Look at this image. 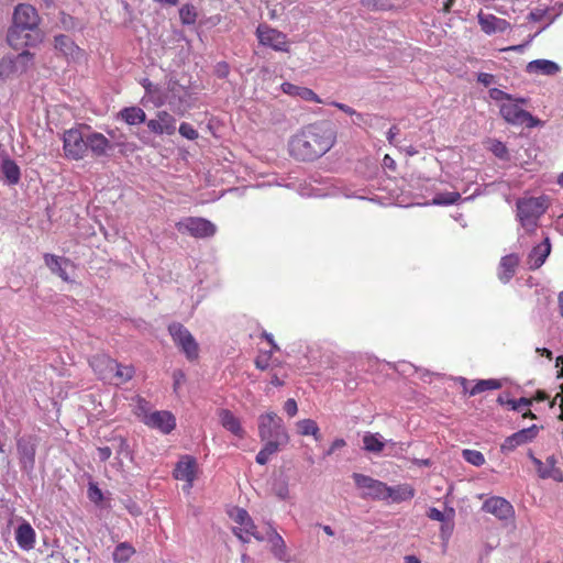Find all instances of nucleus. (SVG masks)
Returning a JSON list of instances; mask_svg holds the SVG:
<instances>
[{"instance_id": "1", "label": "nucleus", "mask_w": 563, "mask_h": 563, "mask_svg": "<svg viewBox=\"0 0 563 563\" xmlns=\"http://www.w3.org/2000/svg\"><path fill=\"white\" fill-rule=\"evenodd\" d=\"M336 142V131L328 121L303 126L288 142L290 156L297 161H314L329 152Z\"/></svg>"}, {"instance_id": "2", "label": "nucleus", "mask_w": 563, "mask_h": 563, "mask_svg": "<svg viewBox=\"0 0 563 563\" xmlns=\"http://www.w3.org/2000/svg\"><path fill=\"white\" fill-rule=\"evenodd\" d=\"M515 100L516 101L504 102L499 107V113L507 123L512 125H526L529 129L543 125L540 119L520 108V104L528 102L527 98L515 97Z\"/></svg>"}, {"instance_id": "3", "label": "nucleus", "mask_w": 563, "mask_h": 563, "mask_svg": "<svg viewBox=\"0 0 563 563\" xmlns=\"http://www.w3.org/2000/svg\"><path fill=\"white\" fill-rule=\"evenodd\" d=\"M258 437L262 441L276 440L287 443L289 440L283 419L275 412H266L258 417Z\"/></svg>"}, {"instance_id": "4", "label": "nucleus", "mask_w": 563, "mask_h": 563, "mask_svg": "<svg viewBox=\"0 0 563 563\" xmlns=\"http://www.w3.org/2000/svg\"><path fill=\"white\" fill-rule=\"evenodd\" d=\"M229 517L238 525L233 528V533L243 542H250L252 538L263 541L264 537L258 533L257 527L249 512L239 507H234L229 511Z\"/></svg>"}, {"instance_id": "5", "label": "nucleus", "mask_w": 563, "mask_h": 563, "mask_svg": "<svg viewBox=\"0 0 563 563\" xmlns=\"http://www.w3.org/2000/svg\"><path fill=\"white\" fill-rule=\"evenodd\" d=\"M518 218L527 231H533L539 218L545 212V206L541 198H527L517 202Z\"/></svg>"}, {"instance_id": "6", "label": "nucleus", "mask_w": 563, "mask_h": 563, "mask_svg": "<svg viewBox=\"0 0 563 563\" xmlns=\"http://www.w3.org/2000/svg\"><path fill=\"white\" fill-rule=\"evenodd\" d=\"M34 64V55L23 49L16 55H5L0 59V77L8 78L15 74H23Z\"/></svg>"}, {"instance_id": "7", "label": "nucleus", "mask_w": 563, "mask_h": 563, "mask_svg": "<svg viewBox=\"0 0 563 563\" xmlns=\"http://www.w3.org/2000/svg\"><path fill=\"white\" fill-rule=\"evenodd\" d=\"M63 150L69 159L79 161L87 155L86 133L79 129H70L64 132Z\"/></svg>"}, {"instance_id": "8", "label": "nucleus", "mask_w": 563, "mask_h": 563, "mask_svg": "<svg viewBox=\"0 0 563 563\" xmlns=\"http://www.w3.org/2000/svg\"><path fill=\"white\" fill-rule=\"evenodd\" d=\"M202 474V470L198 461L192 455H183L178 460V481L184 482L181 489L185 494H189L195 481Z\"/></svg>"}, {"instance_id": "9", "label": "nucleus", "mask_w": 563, "mask_h": 563, "mask_svg": "<svg viewBox=\"0 0 563 563\" xmlns=\"http://www.w3.org/2000/svg\"><path fill=\"white\" fill-rule=\"evenodd\" d=\"M256 36L260 44L263 46L277 52H288L287 35L266 23H262L257 26Z\"/></svg>"}, {"instance_id": "10", "label": "nucleus", "mask_w": 563, "mask_h": 563, "mask_svg": "<svg viewBox=\"0 0 563 563\" xmlns=\"http://www.w3.org/2000/svg\"><path fill=\"white\" fill-rule=\"evenodd\" d=\"M37 444L38 440L35 435H24L16 440V451L21 470L27 474L34 470Z\"/></svg>"}, {"instance_id": "11", "label": "nucleus", "mask_w": 563, "mask_h": 563, "mask_svg": "<svg viewBox=\"0 0 563 563\" xmlns=\"http://www.w3.org/2000/svg\"><path fill=\"white\" fill-rule=\"evenodd\" d=\"M41 18L37 10L29 3H19L12 14V24L16 29H29V31H40Z\"/></svg>"}, {"instance_id": "12", "label": "nucleus", "mask_w": 563, "mask_h": 563, "mask_svg": "<svg viewBox=\"0 0 563 563\" xmlns=\"http://www.w3.org/2000/svg\"><path fill=\"white\" fill-rule=\"evenodd\" d=\"M178 229L196 239L211 238L217 232V227L211 221L198 217L185 218L178 222Z\"/></svg>"}, {"instance_id": "13", "label": "nucleus", "mask_w": 563, "mask_h": 563, "mask_svg": "<svg viewBox=\"0 0 563 563\" xmlns=\"http://www.w3.org/2000/svg\"><path fill=\"white\" fill-rule=\"evenodd\" d=\"M7 42L14 49H23L27 46H35L42 42L41 31H29V29H16L12 24L8 29Z\"/></svg>"}, {"instance_id": "14", "label": "nucleus", "mask_w": 563, "mask_h": 563, "mask_svg": "<svg viewBox=\"0 0 563 563\" xmlns=\"http://www.w3.org/2000/svg\"><path fill=\"white\" fill-rule=\"evenodd\" d=\"M353 479L357 488L365 490L362 497L386 500V493L388 492V485L386 483L358 473L353 474Z\"/></svg>"}, {"instance_id": "15", "label": "nucleus", "mask_w": 563, "mask_h": 563, "mask_svg": "<svg viewBox=\"0 0 563 563\" xmlns=\"http://www.w3.org/2000/svg\"><path fill=\"white\" fill-rule=\"evenodd\" d=\"M528 456L533 463L538 476L541 479H553L558 483L563 482V472L556 466L558 460L554 455L548 456L544 463L540 459L536 457L532 451H529Z\"/></svg>"}, {"instance_id": "16", "label": "nucleus", "mask_w": 563, "mask_h": 563, "mask_svg": "<svg viewBox=\"0 0 563 563\" xmlns=\"http://www.w3.org/2000/svg\"><path fill=\"white\" fill-rule=\"evenodd\" d=\"M542 427L532 424L507 437L500 445L503 453L515 451L518 446L532 442L539 434Z\"/></svg>"}, {"instance_id": "17", "label": "nucleus", "mask_w": 563, "mask_h": 563, "mask_svg": "<svg viewBox=\"0 0 563 563\" xmlns=\"http://www.w3.org/2000/svg\"><path fill=\"white\" fill-rule=\"evenodd\" d=\"M143 423L152 429H156L164 434H168L176 426L175 417L169 411H153L143 418Z\"/></svg>"}, {"instance_id": "18", "label": "nucleus", "mask_w": 563, "mask_h": 563, "mask_svg": "<svg viewBox=\"0 0 563 563\" xmlns=\"http://www.w3.org/2000/svg\"><path fill=\"white\" fill-rule=\"evenodd\" d=\"M483 510L494 515L499 520H509L515 517L512 505L503 497L494 496L483 504Z\"/></svg>"}, {"instance_id": "19", "label": "nucleus", "mask_w": 563, "mask_h": 563, "mask_svg": "<svg viewBox=\"0 0 563 563\" xmlns=\"http://www.w3.org/2000/svg\"><path fill=\"white\" fill-rule=\"evenodd\" d=\"M87 153L90 152L95 157L108 155V151L113 148L111 142L99 132L86 133Z\"/></svg>"}, {"instance_id": "20", "label": "nucleus", "mask_w": 563, "mask_h": 563, "mask_svg": "<svg viewBox=\"0 0 563 563\" xmlns=\"http://www.w3.org/2000/svg\"><path fill=\"white\" fill-rule=\"evenodd\" d=\"M89 364L100 379H112V373L117 367V362L112 360L109 355L96 354L89 360Z\"/></svg>"}, {"instance_id": "21", "label": "nucleus", "mask_w": 563, "mask_h": 563, "mask_svg": "<svg viewBox=\"0 0 563 563\" xmlns=\"http://www.w3.org/2000/svg\"><path fill=\"white\" fill-rule=\"evenodd\" d=\"M477 18L482 31L488 35L505 32L510 27L507 20L497 18L494 14H485L481 11Z\"/></svg>"}, {"instance_id": "22", "label": "nucleus", "mask_w": 563, "mask_h": 563, "mask_svg": "<svg viewBox=\"0 0 563 563\" xmlns=\"http://www.w3.org/2000/svg\"><path fill=\"white\" fill-rule=\"evenodd\" d=\"M178 344L181 346L188 361L194 362L199 357V345L190 332L178 324Z\"/></svg>"}, {"instance_id": "23", "label": "nucleus", "mask_w": 563, "mask_h": 563, "mask_svg": "<svg viewBox=\"0 0 563 563\" xmlns=\"http://www.w3.org/2000/svg\"><path fill=\"white\" fill-rule=\"evenodd\" d=\"M54 47L59 51L65 57L71 59H79L82 56V51L75 44V42L64 34L54 37Z\"/></svg>"}, {"instance_id": "24", "label": "nucleus", "mask_w": 563, "mask_h": 563, "mask_svg": "<svg viewBox=\"0 0 563 563\" xmlns=\"http://www.w3.org/2000/svg\"><path fill=\"white\" fill-rule=\"evenodd\" d=\"M520 257L517 254H508L501 257L498 265V278L504 284L508 283L516 274Z\"/></svg>"}, {"instance_id": "25", "label": "nucleus", "mask_w": 563, "mask_h": 563, "mask_svg": "<svg viewBox=\"0 0 563 563\" xmlns=\"http://www.w3.org/2000/svg\"><path fill=\"white\" fill-rule=\"evenodd\" d=\"M218 417L221 426L230 431L235 437L243 439L245 435V431L241 426V421L238 417L233 415L229 409H220L218 411Z\"/></svg>"}, {"instance_id": "26", "label": "nucleus", "mask_w": 563, "mask_h": 563, "mask_svg": "<svg viewBox=\"0 0 563 563\" xmlns=\"http://www.w3.org/2000/svg\"><path fill=\"white\" fill-rule=\"evenodd\" d=\"M551 252V244L547 238L543 243L534 246L528 255L527 263L531 271L540 268Z\"/></svg>"}, {"instance_id": "27", "label": "nucleus", "mask_w": 563, "mask_h": 563, "mask_svg": "<svg viewBox=\"0 0 563 563\" xmlns=\"http://www.w3.org/2000/svg\"><path fill=\"white\" fill-rule=\"evenodd\" d=\"M44 263L53 274L58 275L65 282L70 280L66 272V266L70 263L68 258L46 253L44 254Z\"/></svg>"}, {"instance_id": "28", "label": "nucleus", "mask_w": 563, "mask_h": 563, "mask_svg": "<svg viewBox=\"0 0 563 563\" xmlns=\"http://www.w3.org/2000/svg\"><path fill=\"white\" fill-rule=\"evenodd\" d=\"M282 90L286 95H289L291 97H299L305 101H311L316 103L322 102L319 96L312 89L307 87H300L290 82H284L282 85Z\"/></svg>"}, {"instance_id": "29", "label": "nucleus", "mask_w": 563, "mask_h": 563, "mask_svg": "<svg viewBox=\"0 0 563 563\" xmlns=\"http://www.w3.org/2000/svg\"><path fill=\"white\" fill-rule=\"evenodd\" d=\"M18 545L23 550H31L35 544V531L30 523H22L15 531Z\"/></svg>"}, {"instance_id": "30", "label": "nucleus", "mask_w": 563, "mask_h": 563, "mask_svg": "<svg viewBox=\"0 0 563 563\" xmlns=\"http://www.w3.org/2000/svg\"><path fill=\"white\" fill-rule=\"evenodd\" d=\"M467 379L462 378V386L465 393H468L470 396H475L482 394L486 390H496L501 388V383L498 379L489 378V379H479L477 380L472 388H467Z\"/></svg>"}, {"instance_id": "31", "label": "nucleus", "mask_w": 563, "mask_h": 563, "mask_svg": "<svg viewBox=\"0 0 563 563\" xmlns=\"http://www.w3.org/2000/svg\"><path fill=\"white\" fill-rule=\"evenodd\" d=\"M415 494V488L409 484H400L394 487L388 486L386 500L390 499L393 503H401L412 499Z\"/></svg>"}, {"instance_id": "32", "label": "nucleus", "mask_w": 563, "mask_h": 563, "mask_svg": "<svg viewBox=\"0 0 563 563\" xmlns=\"http://www.w3.org/2000/svg\"><path fill=\"white\" fill-rule=\"evenodd\" d=\"M1 172L9 185H16L21 178V170L18 164L7 154L2 157Z\"/></svg>"}, {"instance_id": "33", "label": "nucleus", "mask_w": 563, "mask_h": 563, "mask_svg": "<svg viewBox=\"0 0 563 563\" xmlns=\"http://www.w3.org/2000/svg\"><path fill=\"white\" fill-rule=\"evenodd\" d=\"M527 71L529 74H542L547 76H553L560 71V67L556 63L548 59H536L527 65Z\"/></svg>"}, {"instance_id": "34", "label": "nucleus", "mask_w": 563, "mask_h": 563, "mask_svg": "<svg viewBox=\"0 0 563 563\" xmlns=\"http://www.w3.org/2000/svg\"><path fill=\"white\" fill-rule=\"evenodd\" d=\"M268 541L271 543V549L274 556L280 561L288 562L289 556L287 553L286 543L282 536L276 532V530L271 529V532L268 533Z\"/></svg>"}, {"instance_id": "35", "label": "nucleus", "mask_w": 563, "mask_h": 563, "mask_svg": "<svg viewBox=\"0 0 563 563\" xmlns=\"http://www.w3.org/2000/svg\"><path fill=\"white\" fill-rule=\"evenodd\" d=\"M118 117L130 125L143 123L146 119L145 112L139 107H126L118 113Z\"/></svg>"}, {"instance_id": "36", "label": "nucleus", "mask_w": 563, "mask_h": 563, "mask_svg": "<svg viewBox=\"0 0 563 563\" xmlns=\"http://www.w3.org/2000/svg\"><path fill=\"white\" fill-rule=\"evenodd\" d=\"M265 441H266L265 445L257 453V455L255 457L256 463H258L261 465H265L269 461L271 456L279 451V446L282 444H285L284 442H279L276 440H265Z\"/></svg>"}, {"instance_id": "37", "label": "nucleus", "mask_w": 563, "mask_h": 563, "mask_svg": "<svg viewBox=\"0 0 563 563\" xmlns=\"http://www.w3.org/2000/svg\"><path fill=\"white\" fill-rule=\"evenodd\" d=\"M298 433L300 435H312L316 441L321 440V433L320 429L318 427V423L312 419H302L299 420L297 423Z\"/></svg>"}, {"instance_id": "38", "label": "nucleus", "mask_w": 563, "mask_h": 563, "mask_svg": "<svg viewBox=\"0 0 563 563\" xmlns=\"http://www.w3.org/2000/svg\"><path fill=\"white\" fill-rule=\"evenodd\" d=\"M135 550L131 544L122 542L115 547L112 553V559L115 563H125L130 560Z\"/></svg>"}, {"instance_id": "39", "label": "nucleus", "mask_w": 563, "mask_h": 563, "mask_svg": "<svg viewBox=\"0 0 563 563\" xmlns=\"http://www.w3.org/2000/svg\"><path fill=\"white\" fill-rule=\"evenodd\" d=\"M461 199V194L457 191H448L437 194L432 199V205L435 206H450L456 203Z\"/></svg>"}, {"instance_id": "40", "label": "nucleus", "mask_w": 563, "mask_h": 563, "mask_svg": "<svg viewBox=\"0 0 563 563\" xmlns=\"http://www.w3.org/2000/svg\"><path fill=\"white\" fill-rule=\"evenodd\" d=\"M178 15L183 24L194 25L198 18V10L194 5L185 4L178 10Z\"/></svg>"}, {"instance_id": "41", "label": "nucleus", "mask_w": 563, "mask_h": 563, "mask_svg": "<svg viewBox=\"0 0 563 563\" xmlns=\"http://www.w3.org/2000/svg\"><path fill=\"white\" fill-rule=\"evenodd\" d=\"M364 449L368 452L379 453L384 450V442L379 440L377 434L367 433L363 438Z\"/></svg>"}, {"instance_id": "42", "label": "nucleus", "mask_w": 563, "mask_h": 563, "mask_svg": "<svg viewBox=\"0 0 563 563\" xmlns=\"http://www.w3.org/2000/svg\"><path fill=\"white\" fill-rule=\"evenodd\" d=\"M134 368L132 366H123L117 363V367L112 373V379L115 378V384H122L130 380L133 377Z\"/></svg>"}, {"instance_id": "43", "label": "nucleus", "mask_w": 563, "mask_h": 563, "mask_svg": "<svg viewBox=\"0 0 563 563\" xmlns=\"http://www.w3.org/2000/svg\"><path fill=\"white\" fill-rule=\"evenodd\" d=\"M463 457L466 462L474 466H482L485 464V456L482 452L476 450H463Z\"/></svg>"}, {"instance_id": "44", "label": "nucleus", "mask_w": 563, "mask_h": 563, "mask_svg": "<svg viewBox=\"0 0 563 563\" xmlns=\"http://www.w3.org/2000/svg\"><path fill=\"white\" fill-rule=\"evenodd\" d=\"M532 406V399L521 397L519 399H510L507 401V408L514 411H522L525 408Z\"/></svg>"}, {"instance_id": "45", "label": "nucleus", "mask_w": 563, "mask_h": 563, "mask_svg": "<svg viewBox=\"0 0 563 563\" xmlns=\"http://www.w3.org/2000/svg\"><path fill=\"white\" fill-rule=\"evenodd\" d=\"M178 133L190 141L197 140L199 136L198 131L191 124L186 122H183L179 125Z\"/></svg>"}, {"instance_id": "46", "label": "nucleus", "mask_w": 563, "mask_h": 563, "mask_svg": "<svg viewBox=\"0 0 563 563\" xmlns=\"http://www.w3.org/2000/svg\"><path fill=\"white\" fill-rule=\"evenodd\" d=\"M147 126L152 132L157 134H163L165 132L168 134L172 133L169 126L166 123H164L162 119L148 121Z\"/></svg>"}, {"instance_id": "47", "label": "nucleus", "mask_w": 563, "mask_h": 563, "mask_svg": "<svg viewBox=\"0 0 563 563\" xmlns=\"http://www.w3.org/2000/svg\"><path fill=\"white\" fill-rule=\"evenodd\" d=\"M489 97L495 101H516L512 95L507 93L498 88L489 89Z\"/></svg>"}, {"instance_id": "48", "label": "nucleus", "mask_w": 563, "mask_h": 563, "mask_svg": "<svg viewBox=\"0 0 563 563\" xmlns=\"http://www.w3.org/2000/svg\"><path fill=\"white\" fill-rule=\"evenodd\" d=\"M272 354L273 351L260 353L255 358V366L261 371L266 369L269 366Z\"/></svg>"}, {"instance_id": "49", "label": "nucleus", "mask_w": 563, "mask_h": 563, "mask_svg": "<svg viewBox=\"0 0 563 563\" xmlns=\"http://www.w3.org/2000/svg\"><path fill=\"white\" fill-rule=\"evenodd\" d=\"M489 150L499 158H505L508 155L506 145L497 140L492 141Z\"/></svg>"}, {"instance_id": "50", "label": "nucleus", "mask_w": 563, "mask_h": 563, "mask_svg": "<svg viewBox=\"0 0 563 563\" xmlns=\"http://www.w3.org/2000/svg\"><path fill=\"white\" fill-rule=\"evenodd\" d=\"M135 413L142 422H143V418L146 415H151V412H148V402L145 399L139 398Z\"/></svg>"}, {"instance_id": "51", "label": "nucleus", "mask_w": 563, "mask_h": 563, "mask_svg": "<svg viewBox=\"0 0 563 563\" xmlns=\"http://www.w3.org/2000/svg\"><path fill=\"white\" fill-rule=\"evenodd\" d=\"M230 73V66L225 62H220L214 67V74L218 78H227Z\"/></svg>"}, {"instance_id": "52", "label": "nucleus", "mask_w": 563, "mask_h": 563, "mask_svg": "<svg viewBox=\"0 0 563 563\" xmlns=\"http://www.w3.org/2000/svg\"><path fill=\"white\" fill-rule=\"evenodd\" d=\"M330 104L334 106L335 108H338L339 110L343 111L344 113H346L349 115H355L357 119H362L361 113L356 112L353 108H351L350 106H347L345 103L333 101Z\"/></svg>"}, {"instance_id": "53", "label": "nucleus", "mask_w": 563, "mask_h": 563, "mask_svg": "<svg viewBox=\"0 0 563 563\" xmlns=\"http://www.w3.org/2000/svg\"><path fill=\"white\" fill-rule=\"evenodd\" d=\"M362 4L369 10L385 9V0H362Z\"/></svg>"}, {"instance_id": "54", "label": "nucleus", "mask_w": 563, "mask_h": 563, "mask_svg": "<svg viewBox=\"0 0 563 563\" xmlns=\"http://www.w3.org/2000/svg\"><path fill=\"white\" fill-rule=\"evenodd\" d=\"M284 410L289 417H295L298 412V406L295 399L289 398L284 405Z\"/></svg>"}, {"instance_id": "55", "label": "nucleus", "mask_w": 563, "mask_h": 563, "mask_svg": "<svg viewBox=\"0 0 563 563\" xmlns=\"http://www.w3.org/2000/svg\"><path fill=\"white\" fill-rule=\"evenodd\" d=\"M59 22L65 30H71L76 25L74 18L66 13H60Z\"/></svg>"}, {"instance_id": "56", "label": "nucleus", "mask_w": 563, "mask_h": 563, "mask_svg": "<svg viewBox=\"0 0 563 563\" xmlns=\"http://www.w3.org/2000/svg\"><path fill=\"white\" fill-rule=\"evenodd\" d=\"M477 81L485 87H488L495 81V76L488 73H479L477 75Z\"/></svg>"}, {"instance_id": "57", "label": "nucleus", "mask_w": 563, "mask_h": 563, "mask_svg": "<svg viewBox=\"0 0 563 563\" xmlns=\"http://www.w3.org/2000/svg\"><path fill=\"white\" fill-rule=\"evenodd\" d=\"M346 445V442L344 439H335L332 444L330 445L329 450L325 452V455H332L336 450L342 449Z\"/></svg>"}, {"instance_id": "58", "label": "nucleus", "mask_w": 563, "mask_h": 563, "mask_svg": "<svg viewBox=\"0 0 563 563\" xmlns=\"http://www.w3.org/2000/svg\"><path fill=\"white\" fill-rule=\"evenodd\" d=\"M111 454H112L111 448H109V446L98 448V456L101 462L109 460Z\"/></svg>"}, {"instance_id": "59", "label": "nucleus", "mask_w": 563, "mask_h": 563, "mask_svg": "<svg viewBox=\"0 0 563 563\" xmlns=\"http://www.w3.org/2000/svg\"><path fill=\"white\" fill-rule=\"evenodd\" d=\"M428 517L437 521H442L444 519L443 512L434 507L429 509Z\"/></svg>"}, {"instance_id": "60", "label": "nucleus", "mask_w": 563, "mask_h": 563, "mask_svg": "<svg viewBox=\"0 0 563 563\" xmlns=\"http://www.w3.org/2000/svg\"><path fill=\"white\" fill-rule=\"evenodd\" d=\"M533 401H545L550 399L549 394L543 389H538L536 394L530 398Z\"/></svg>"}, {"instance_id": "61", "label": "nucleus", "mask_w": 563, "mask_h": 563, "mask_svg": "<svg viewBox=\"0 0 563 563\" xmlns=\"http://www.w3.org/2000/svg\"><path fill=\"white\" fill-rule=\"evenodd\" d=\"M555 399H560V415L558 419L563 421V384L560 386V391L555 395Z\"/></svg>"}, {"instance_id": "62", "label": "nucleus", "mask_w": 563, "mask_h": 563, "mask_svg": "<svg viewBox=\"0 0 563 563\" xmlns=\"http://www.w3.org/2000/svg\"><path fill=\"white\" fill-rule=\"evenodd\" d=\"M262 338H264L271 345H272V351H278L279 347L278 345L275 343L274 339H273V335L267 333V332H263L262 333Z\"/></svg>"}, {"instance_id": "63", "label": "nucleus", "mask_w": 563, "mask_h": 563, "mask_svg": "<svg viewBox=\"0 0 563 563\" xmlns=\"http://www.w3.org/2000/svg\"><path fill=\"white\" fill-rule=\"evenodd\" d=\"M522 418L533 420L537 419V416L530 410V407H528L522 410Z\"/></svg>"}, {"instance_id": "64", "label": "nucleus", "mask_w": 563, "mask_h": 563, "mask_svg": "<svg viewBox=\"0 0 563 563\" xmlns=\"http://www.w3.org/2000/svg\"><path fill=\"white\" fill-rule=\"evenodd\" d=\"M405 562L406 563H421L420 559L417 558L416 555H406Z\"/></svg>"}]
</instances>
